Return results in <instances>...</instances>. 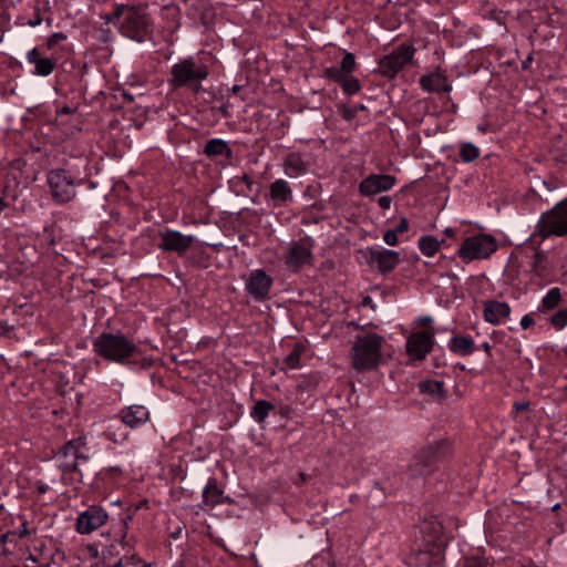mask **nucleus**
<instances>
[{"mask_svg": "<svg viewBox=\"0 0 567 567\" xmlns=\"http://www.w3.org/2000/svg\"><path fill=\"white\" fill-rule=\"evenodd\" d=\"M93 351L106 361L131 367L137 363L140 348L132 339L117 331L102 332L92 342Z\"/></svg>", "mask_w": 567, "mask_h": 567, "instance_id": "f257e3e1", "label": "nucleus"}, {"mask_svg": "<svg viewBox=\"0 0 567 567\" xmlns=\"http://www.w3.org/2000/svg\"><path fill=\"white\" fill-rule=\"evenodd\" d=\"M168 83L174 89L188 87L198 93L202 82L209 75V68L193 56L182 59L171 68Z\"/></svg>", "mask_w": 567, "mask_h": 567, "instance_id": "f03ea898", "label": "nucleus"}, {"mask_svg": "<svg viewBox=\"0 0 567 567\" xmlns=\"http://www.w3.org/2000/svg\"><path fill=\"white\" fill-rule=\"evenodd\" d=\"M47 183L52 199L58 204H66L75 198V187L83 185L84 177L72 167H59L48 172Z\"/></svg>", "mask_w": 567, "mask_h": 567, "instance_id": "7ed1b4c3", "label": "nucleus"}, {"mask_svg": "<svg viewBox=\"0 0 567 567\" xmlns=\"http://www.w3.org/2000/svg\"><path fill=\"white\" fill-rule=\"evenodd\" d=\"M152 18L143 4H123L118 32L137 42H144L151 33Z\"/></svg>", "mask_w": 567, "mask_h": 567, "instance_id": "20e7f679", "label": "nucleus"}, {"mask_svg": "<svg viewBox=\"0 0 567 567\" xmlns=\"http://www.w3.org/2000/svg\"><path fill=\"white\" fill-rule=\"evenodd\" d=\"M384 338L377 333L357 336L352 348V367L357 371H369L379 364Z\"/></svg>", "mask_w": 567, "mask_h": 567, "instance_id": "39448f33", "label": "nucleus"}, {"mask_svg": "<svg viewBox=\"0 0 567 567\" xmlns=\"http://www.w3.org/2000/svg\"><path fill=\"white\" fill-rule=\"evenodd\" d=\"M533 235L542 239L567 236V198L540 214Z\"/></svg>", "mask_w": 567, "mask_h": 567, "instance_id": "423d86ee", "label": "nucleus"}, {"mask_svg": "<svg viewBox=\"0 0 567 567\" xmlns=\"http://www.w3.org/2000/svg\"><path fill=\"white\" fill-rule=\"evenodd\" d=\"M85 446V439L78 437L70 440L61 447L58 457L60 461L59 467L63 475H70L71 478H74L73 475H78V480L81 481V466L89 461L87 454L83 451Z\"/></svg>", "mask_w": 567, "mask_h": 567, "instance_id": "0eeeda50", "label": "nucleus"}, {"mask_svg": "<svg viewBox=\"0 0 567 567\" xmlns=\"http://www.w3.org/2000/svg\"><path fill=\"white\" fill-rule=\"evenodd\" d=\"M497 249L496 239L488 234L467 237L460 246L457 254L465 262L488 258Z\"/></svg>", "mask_w": 567, "mask_h": 567, "instance_id": "6e6552de", "label": "nucleus"}, {"mask_svg": "<svg viewBox=\"0 0 567 567\" xmlns=\"http://www.w3.org/2000/svg\"><path fill=\"white\" fill-rule=\"evenodd\" d=\"M313 246L315 241L309 236L291 241L284 257L285 265L293 272H298L305 266L311 265Z\"/></svg>", "mask_w": 567, "mask_h": 567, "instance_id": "1a4fd4ad", "label": "nucleus"}, {"mask_svg": "<svg viewBox=\"0 0 567 567\" xmlns=\"http://www.w3.org/2000/svg\"><path fill=\"white\" fill-rule=\"evenodd\" d=\"M446 544L442 523L437 518L427 520V567L442 564Z\"/></svg>", "mask_w": 567, "mask_h": 567, "instance_id": "9d476101", "label": "nucleus"}, {"mask_svg": "<svg viewBox=\"0 0 567 567\" xmlns=\"http://www.w3.org/2000/svg\"><path fill=\"white\" fill-rule=\"evenodd\" d=\"M415 49L410 44H401L392 53L379 61L378 71L388 79H393L408 63L412 61Z\"/></svg>", "mask_w": 567, "mask_h": 567, "instance_id": "9b49d317", "label": "nucleus"}, {"mask_svg": "<svg viewBox=\"0 0 567 567\" xmlns=\"http://www.w3.org/2000/svg\"><path fill=\"white\" fill-rule=\"evenodd\" d=\"M131 519V516H126L122 520V524L118 526L115 534L120 536V540L110 544L105 547V549L102 550V557L106 566L109 563H111L112 558H121V555H123L122 557H125L135 550V539L134 537L127 535V522Z\"/></svg>", "mask_w": 567, "mask_h": 567, "instance_id": "f8f14e48", "label": "nucleus"}, {"mask_svg": "<svg viewBox=\"0 0 567 567\" xmlns=\"http://www.w3.org/2000/svg\"><path fill=\"white\" fill-rule=\"evenodd\" d=\"M158 249L162 251L176 252L184 256L193 246L195 238L192 235H184L178 230L165 229L159 231Z\"/></svg>", "mask_w": 567, "mask_h": 567, "instance_id": "ddd939ff", "label": "nucleus"}, {"mask_svg": "<svg viewBox=\"0 0 567 567\" xmlns=\"http://www.w3.org/2000/svg\"><path fill=\"white\" fill-rule=\"evenodd\" d=\"M107 519L109 514L103 507L99 505L89 506L79 514L75 530L81 535L91 534L103 526Z\"/></svg>", "mask_w": 567, "mask_h": 567, "instance_id": "4468645a", "label": "nucleus"}, {"mask_svg": "<svg viewBox=\"0 0 567 567\" xmlns=\"http://www.w3.org/2000/svg\"><path fill=\"white\" fill-rule=\"evenodd\" d=\"M361 254L368 264L375 266L382 274L392 271L399 264V254L394 250L370 247L361 250Z\"/></svg>", "mask_w": 567, "mask_h": 567, "instance_id": "2eb2a0df", "label": "nucleus"}, {"mask_svg": "<svg viewBox=\"0 0 567 567\" xmlns=\"http://www.w3.org/2000/svg\"><path fill=\"white\" fill-rule=\"evenodd\" d=\"M272 278L264 269L250 271L246 290L257 301L266 300L272 286Z\"/></svg>", "mask_w": 567, "mask_h": 567, "instance_id": "dca6fc26", "label": "nucleus"}, {"mask_svg": "<svg viewBox=\"0 0 567 567\" xmlns=\"http://www.w3.org/2000/svg\"><path fill=\"white\" fill-rule=\"evenodd\" d=\"M395 184V178L391 175L371 174L359 185L360 193L364 196L374 195L391 189Z\"/></svg>", "mask_w": 567, "mask_h": 567, "instance_id": "f3484780", "label": "nucleus"}, {"mask_svg": "<svg viewBox=\"0 0 567 567\" xmlns=\"http://www.w3.org/2000/svg\"><path fill=\"white\" fill-rule=\"evenodd\" d=\"M117 415L121 417V421L125 426L134 430L146 424L150 421L151 414L146 406L142 404H132L123 408Z\"/></svg>", "mask_w": 567, "mask_h": 567, "instance_id": "a211bd4d", "label": "nucleus"}, {"mask_svg": "<svg viewBox=\"0 0 567 567\" xmlns=\"http://www.w3.org/2000/svg\"><path fill=\"white\" fill-rule=\"evenodd\" d=\"M450 90L451 86L442 74L436 73L427 75V93L430 92L432 94L427 96V113H430L429 103L435 100L434 95H437L442 102V109H447Z\"/></svg>", "mask_w": 567, "mask_h": 567, "instance_id": "6ab92c4d", "label": "nucleus"}, {"mask_svg": "<svg viewBox=\"0 0 567 567\" xmlns=\"http://www.w3.org/2000/svg\"><path fill=\"white\" fill-rule=\"evenodd\" d=\"M268 197L275 207H284L293 202L292 189L285 179H276L270 184Z\"/></svg>", "mask_w": 567, "mask_h": 567, "instance_id": "aec40b11", "label": "nucleus"}, {"mask_svg": "<svg viewBox=\"0 0 567 567\" xmlns=\"http://www.w3.org/2000/svg\"><path fill=\"white\" fill-rule=\"evenodd\" d=\"M27 61L34 65L33 73L39 76L50 75L56 66V60L43 56L38 48H33L27 53Z\"/></svg>", "mask_w": 567, "mask_h": 567, "instance_id": "412c9836", "label": "nucleus"}, {"mask_svg": "<svg viewBox=\"0 0 567 567\" xmlns=\"http://www.w3.org/2000/svg\"><path fill=\"white\" fill-rule=\"evenodd\" d=\"M447 349L457 357H468L478 348L471 336L453 334L447 341Z\"/></svg>", "mask_w": 567, "mask_h": 567, "instance_id": "4be33fe9", "label": "nucleus"}, {"mask_svg": "<svg viewBox=\"0 0 567 567\" xmlns=\"http://www.w3.org/2000/svg\"><path fill=\"white\" fill-rule=\"evenodd\" d=\"M511 307L503 301L489 300L484 303V319L492 324H499L509 317Z\"/></svg>", "mask_w": 567, "mask_h": 567, "instance_id": "5701e85b", "label": "nucleus"}, {"mask_svg": "<svg viewBox=\"0 0 567 567\" xmlns=\"http://www.w3.org/2000/svg\"><path fill=\"white\" fill-rule=\"evenodd\" d=\"M405 349L410 360H423L425 358V330L411 333L406 340Z\"/></svg>", "mask_w": 567, "mask_h": 567, "instance_id": "b1692460", "label": "nucleus"}, {"mask_svg": "<svg viewBox=\"0 0 567 567\" xmlns=\"http://www.w3.org/2000/svg\"><path fill=\"white\" fill-rule=\"evenodd\" d=\"M125 424L121 421L118 415L112 417L109 422L106 430L104 431V436L115 443L122 444L128 439V432L126 431Z\"/></svg>", "mask_w": 567, "mask_h": 567, "instance_id": "393cba45", "label": "nucleus"}, {"mask_svg": "<svg viewBox=\"0 0 567 567\" xmlns=\"http://www.w3.org/2000/svg\"><path fill=\"white\" fill-rule=\"evenodd\" d=\"M204 154L207 157L223 156L228 162L234 157L233 150L228 146L227 142L221 138L209 140L204 146Z\"/></svg>", "mask_w": 567, "mask_h": 567, "instance_id": "a878e982", "label": "nucleus"}, {"mask_svg": "<svg viewBox=\"0 0 567 567\" xmlns=\"http://www.w3.org/2000/svg\"><path fill=\"white\" fill-rule=\"evenodd\" d=\"M452 454V445L447 440H439L427 446V467L430 461L435 463L446 460Z\"/></svg>", "mask_w": 567, "mask_h": 567, "instance_id": "bb28decb", "label": "nucleus"}, {"mask_svg": "<svg viewBox=\"0 0 567 567\" xmlns=\"http://www.w3.org/2000/svg\"><path fill=\"white\" fill-rule=\"evenodd\" d=\"M224 491L218 487L217 480L215 477H210L203 489V504L205 506H215L221 504Z\"/></svg>", "mask_w": 567, "mask_h": 567, "instance_id": "cd10ccee", "label": "nucleus"}, {"mask_svg": "<svg viewBox=\"0 0 567 567\" xmlns=\"http://www.w3.org/2000/svg\"><path fill=\"white\" fill-rule=\"evenodd\" d=\"M286 171H290L296 175L302 174L307 171V164L303 162L300 153H289L284 162Z\"/></svg>", "mask_w": 567, "mask_h": 567, "instance_id": "c85d7f7f", "label": "nucleus"}, {"mask_svg": "<svg viewBox=\"0 0 567 567\" xmlns=\"http://www.w3.org/2000/svg\"><path fill=\"white\" fill-rule=\"evenodd\" d=\"M275 409V405L266 400H259L255 403L250 411V416L257 422V423H264L266 419L268 417V414L270 411Z\"/></svg>", "mask_w": 567, "mask_h": 567, "instance_id": "c756f323", "label": "nucleus"}, {"mask_svg": "<svg viewBox=\"0 0 567 567\" xmlns=\"http://www.w3.org/2000/svg\"><path fill=\"white\" fill-rule=\"evenodd\" d=\"M561 300V292L560 289L557 287H554L547 291V293L543 297L539 310L540 311H548L556 308Z\"/></svg>", "mask_w": 567, "mask_h": 567, "instance_id": "7c9ffc66", "label": "nucleus"}, {"mask_svg": "<svg viewBox=\"0 0 567 567\" xmlns=\"http://www.w3.org/2000/svg\"><path fill=\"white\" fill-rule=\"evenodd\" d=\"M107 567H150V565L137 557L134 550L128 556L121 557L114 563H109Z\"/></svg>", "mask_w": 567, "mask_h": 567, "instance_id": "2f4dec72", "label": "nucleus"}, {"mask_svg": "<svg viewBox=\"0 0 567 567\" xmlns=\"http://www.w3.org/2000/svg\"><path fill=\"white\" fill-rule=\"evenodd\" d=\"M427 396H431L437 403H442L446 399L444 383L440 380H427Z\"/></svg>", "mask_w": 567, "mask_h": 567, "instance_id": "473e14b6", "label": "nucleus"}, {"mask_svg": "<svg viewBox=\"0 0 567 567\" xmlns=\"http://www.w3.org/2000/svg\"><path fill=\"white\" fill-rule=\"evenodd\" d=\"M460 156L464 163H471L480 156V148L470 142L462 143Z\"/></svg>", "mask_w": 567, "mask_h": 567, "instance_id": "72a5a7b5", "label": "nucleus"}, {"mask_svg": "<svg viewBox=\"0 0 567 567\" xmlns=\"http://www.w3.org/2000/svg\"><path fill=\"white\" fill-rule=\"evenodd\" d=\"M340 85L342 87V91L349 95L355 94L361 90L359 80L350 74L343 80V82Z\"/></svg>", "mask_w": 567, "mask_h": 567, "instance_id": "f704fd0d", "label": "nucleus"}, {"mask_svg": "<svg viewBox=\"0 0 567 567\" xmlns=\"http://www.w3.org/2000/svg\"><path fill=\"white\" fill-rule=\"evenodd\" d=\"M348 75V73L341 71L340 66H330L324 70V76L339 84H341Z\"/></svg>", "mask_w": 567, "mask_h": 567, "instance_id": "c9c22d12", "label": "nucleus"}, {"mask_svg": "<svg viewBox=\"0 0 567 567\" xmlns=\"http://www.w3.org/2000/svg\"><path fill=\"white\" fill-rule=\"evenodd\" d=\"M123 11V4H116L114 11L110 14L101 16V19L107 24H114L120 30L121 16Z\"/></svg>", "mask_w": 567, "mask_h": 567, "instance_id": "e433bc0d", "label": "nucleus"}, {"mask_svg": "<svg viewBox=\"0 0 567 567\" xmlns=\"http://www.w3.org/2000/svg\"><path fill=\"white\" fill-rule=\"evenodd\" d=\"M302 349L297 346L289 355L285 359V364L289 369H296L299 367Z\"/></svg>", "mask_w": 567, "mask_h": 567, "instance_id": "4c0bfd02", "label": "nucleus"}, {"mask_svg": "<svg viewBox=\"0 0 567 567\" xmlns=\"http://www.w3.org/2000/svg\"><path fill=\"white\" fill-rule=\"evenodd\" d=\"M550 323L557 330H561L567 326V309L557 311L550 317Z\"/></svg>", "mask_w": 567, "mask_h": 567, "instance_id": "58836bf2", "label": "nucleus"}, {"mask_svg": "<svg viewBox=\"0 0 567 567\" xmlns=\"http://www.w3.org/2000/svg\"><path fill=\"white\" fill-rule=\"evenodd\" d=\"M446 241L444 238H439L434 235H427V257L432 256L435 251H437Z\"/></svg>", "mask_w": 567, "mask_h": 567, "instance_id": "ea45409f", "label": "nucleus"}, {"mask_svg": "<svg viewBox=\"0 0 567 567\" xmlns=\"http://www.w3.org/2000/svg\"><path fill=\"white\" fill-rule=\"evenodd\" d=\"M355 66V58L352 53L347 52L342 60H341V71H344L346 73L350 74Z\"/></svg>", "mask_w": 567, "mask_h": 567, "instance_id": "a19ab883", "label": "nucleus"}, {"mask_svg": "<svg viewBox=\"0 0 567 567\" xmlns=\"http://www.w3.org/2000/svg\"><path fill=\"white\" fill-rule=\"evenodd\" d=\"M66 39V34L63 32H54L47 39V47L49 50L53 49L60 41Z\"/></svg>", "mask_w": 567, "mask_h": 567, "instance_id": "79ce46f5", "label": "nucleus"}, {"mask_svg": "<svg viewBox=\"0 0 567 567\" xmlns=\"http://www.w3.org/2000/svg\"><path fill=\"white\" fill-rule=\"evenodd\" d=\"M489 338L495 342V343H507L508 341V338H507V333L504 331V330H494Z\"/></svg>", "mask_w": 567, "mask_h": 567, "instance_id": "37998d69", "label": "nucleus"}, {"mask_svg": "<svg viewBox=\"0 0 567 567\" xmlns=\"http://www.w3.org/2000/svg\"><path fill=\"white\" fill-rule=\"evenodd\" d=\"M358 114V109L353 106L343 105L341 107V115L347 121H352Z\"/></svg>", "mask_w": 567, "mask_h": 567, "instance_id": "c03bdc74", "label": "nucleus"}, {"mask_svg": "<svg viewBox=\"0 0 567 567\" xmlns=\"http://www.w3.org/2000/svg\"><path fill=\"white\" fill-rule=\"evenodd\" d=\"M383 240L389 246H395L398 244V234L393 229H390L384 233Z\"/></svg>", "mask_w": 567, "mask_h": 567, "instance_id": "a18cd8bd", "label": "nucleus"}, {"mask_svg": "<svg viewBox=\"0 0 567 567\" xmlns=\"http://www.w3.org/2000/svg\"><path fill=\"white\" fill-rule=\"evenodd\" d=\"M425 468V462L420 460L413 465H410V472L412 476L421 475Z\"/></svg>", "mask_w": 567, "mask_h": 567, "instance_id": "49530a36", "label": "nucleus"}, {"mask_svg": "<svg viewBox=\"0 0 567 567\" xmlns=\"http://www.w3.org/2000/svg\"><path fill=\"white\" fill-rule=\"evenodd\" d=\"M171 474L173 475V478L174 480H185L186 477V473L185 471L182 468V466H174L171 468Z\"/></svg>", "mask_w": 567, "mask_h": 567, "instance_id": "de8ad7c7", "label": "nucleus"}, {"mask_svg": "<svg viewBox=\"0 0 567 567\" xmlns=\"http://www.w3.org/2000/svg\"><path fill=\"white\" fill-rule=\"evenodd\" d=\"M534 324H535V321H534V318L530 315H525V316L522 317V319H520V327L523 329H528V328H530Z\"/></svg>", "mask_w": 567, "mask_h": 567, "instance_id": "09e8293b", "label": "nucleus"}, {"mask_svg": "<svg viewBox=\"0 0 567 567\" xmlns=\"http://www.w3.org/2000/svg\"><path fill=\"white\" fill-rule=\"evenodd\" d=\"M408 228H409V223H408L406 218H402L393 230L399 235V234H403L404 231H406Z\"/></svg>", "mask_w": 567, "mask_h": 567, "instance_id": "8fccbe9b", "label": "nucleus"}, {"mask_svg": "<svg viewBox=\"0 0 567 567\" xmlns=\"http://www.w3.org/2000/svg\"><path fill=\"white\" fill-rule=\"evenodd\" d=\"M392 199L390 196H381L378 199V204L382 209H389L391 207Z\"/></svg>", "mask_w": 567, "mask_h": 567, "instance_id": "3c124183", "label": "nucleus"}, {"mask_svg": "<svg viewBox=\"0 0 567 567\" xmlns=\"http://www.w3.org/2000/svg\"><path fill=\"white\" fill-rule=\"evenodd\" d=\"M41 22H42V17H41V14H40V10H39V9H37V10H35V12H34L33 18L29 20L28 24H29L30 27H33V28H34V27L40 25V24H41Z\"/></svg>", "mask_w": 567, "mask_h": 567, "instance_id": "603ef678", "label": "nucleus"}, {"mask_svg": "<svg viewBox=\"0 0 567 567\" xmlns=\"http://www.w3.org/2000/svg\"><path fill=\"white\" fill-rule=\"evenodd\" d=\"M13 330V326L8 324L7 321L0 320V337L9 334Z\"/></svg>", "mask_w": 567, "mask_h": 567, "instance_id": "864d4df0", "label": "nucleus"}, {"mask_svg": "<svg viewBox=\"0 0 567 567\" xmlns=\"http://www.w3.org/2000/svg\"><path fill=\"white\" fill-rule=\"evenodd\" d=\"M75 107H71L69 105H64L56 110L58 115H69L75 112Z\"/></svg>", "mask_w": 567, "mask_h": 567, "instance_id": "5fc2aeb1", "label": "nucleus"}, {"mask_svg": "<svg viewBox=\"0 0 567 567\" xmlns=\"http://www.w3.org/2000/svg\"><path fill=\"white\" fill-rule=\"evenodd\" d=\"M13 534H17L20 538L29 535V530H28V527H27V522H23L21 524V526L19 527V529L17 532H14Z\"/></svg>", "mask_w": 567, "mask_h": 567, "instance_id": "6e6d98bb", "label": "nucleus"}, {"mask_svg": "<svg viewBox=\"0 0 567 567\" xmlns=\"http://www.w3.org/2000/svg\"><path fill=\"white\" fill-rule=\"evenodd\" d=\"M240 181L248 187V189H251V187L254 185V179L249 175L244 174L240 177Z\"/></svg>", "mask_w": 567, "mask_h": 567, "instance_id": "4d7b16f0", "label": "nucleus"}, {"mask_svg": "<svg viewBox=\"0 0 567 567\" xmlns=\"http://www.w3.org/2000/svg\"><path fill=\"white\" fill-rule=\"evenodd\" d=\"M514 408L516 411H525L529 408V403L528 402H516L514 404Z\"/></svg>", "mask_w": 567, "mask_h": 567, "instance_id": "13d9d810", "label": "nucleus"}, {"mask_svg": "<svg viewBox=\"0 0 567 567\" xmlns=\"http://www.w3.org/2000/svg\"><path fill=\"white\" fill-rule=\"evenodd\" d=\"M4 197H0V212H2L4 208L10 206V203L6 200V197L8 196V192H3Z\"/></svg>", "mask_w": 567, "mask_h": 567, "instance_id": "bf43d9fd", "label": "nucleus"}, {"mask_svg": "<svg viewBox=\"0 0 567 567\" xmlns=\"http://www.w3.org/2000/svg\"><path fill=\"white\" fill-rule=\"evenodd\" d=\"M417 246L421 250L422 254H425V246H426V243H425V235H422L419 240H417Z\"/></svg>", "mask_w": 567, "mask_h": 567, "instance_id": "052dcab7", "label": "nucleus"}, {"mask_svg": "<svg viewBox=\"0 0 567 567\" xmlns=\"http://www.w3.org/2000/svg\"><path fill=\"white\" fill-rule=\"evenodd\" d=\"M89 551H90L91 556L94 558H96L99 556V549L95 545H90Z\"/></svg>", "mask_w": 567, "mask_h": 567, "instance_id": "680f3d73", "label": "nucleus"}, {"mask_svg": "<svg viewBox=\"0 0 567 567\" xmlns=\"http://www.w3.org/2000/svg\"><path fill=\"white\" fill-rule=\"evenodd\" d=\"M480 348H482L486 352V354L491 357L492 347L488 342H483Z\"/></svg>", "mask_w": 567, "mask_h": 567, "instance_id": "e2e57ef3", "label": "nucleus"}, {"mask_svg": "<svg viewBox=\"0 0 567 567\" xmlns=\"http://www.w3.org/2000/svg\"><path fill=\"white\" fill-rule=\"evenodd\" d=\"M362 305L363 306H371L373 308L371 297H364L363 300H362Z\"/></svg>", "mask_w": 567, "mask_h": 567, "instance_id": "0e129e2a", "label": "nucleus"}, {"mask_svg": "<svg viewBox=\"0 0 567 567\" xmlns=\"http://www.w3.org/2000/svg\"><path fill=\"white\" fill-rule=\"evenodd\" d=\"M289 411H290V408L288 405H285V406L280 408V414L282 416L287 415L289 413Z\"/></svg>", "mask_w": 567, "mask_h": 567, "instance_id": "69168bd1", "label": "nucleus"}, {"mask_svg": "<svg viewBox=\"0 0 567 567\" xmlns=\"http://www.w3.org/2000/svg\"><path fill=\"white\" fill-rule=\"evenodd\" d=\"M417 388L420 390V393H422V394L425 393V381H420L417 383Z\"/></svg>", "mask_w": 567, "mask_h": 567, "instance_id": "338daca9", "label": "nucleus"}, {"mask_svg": "<svg viewBox=\"0 0 567 567\" xmlns=\"http://www.w3.org/2000/svg\"><path fill=\"white\" fill-rule=\"evenodd\" d=\"M425 83H426V80H425V74H424V75H421L419 79V84L423 90H425Z\"/></svg>", "mask_w": 567, "mask_h": 567, "instance_id": "774afa93", "label": "nucleus"}]
</instances>
